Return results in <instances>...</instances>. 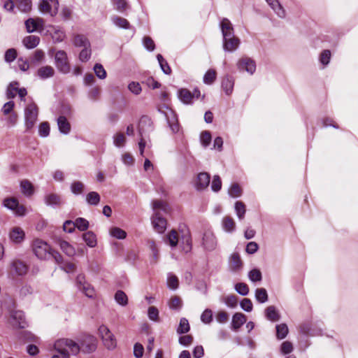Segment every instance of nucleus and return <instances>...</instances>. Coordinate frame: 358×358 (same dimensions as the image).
I'll use <instances>...</instances> for the list:
<instances>
[{"label":"nucleus","instance_id":"7","mask_svg":"<svg viewBox=\"0 0 358 358\" xmlns=\"http://www.w3.org/2000/svg\"><path fill=\"white\" fill-rule=\"evenodd\" d=\"M10 323L14 328L24 329L28 326L23 311L13 310L10 312Z\"/></svg>","mask_w":358,"mask_h":358},{"label":"nucleus","instance_id":"56","mask_svg":"<svg viewBox=\"0 0 358 358\" xmlns=\"http://www.w3.org/2000/svg\"><path fill=\"white\" fill-rule=\"evenodd\" d=\"M201 142L203 147H207L211 142V134L208 131H204L201 134Z\"/></svg>","mask_w":358,"mask_h":358},{"label":"nucleus","instance_id":"62","mask_svg":"<svg viewBox=\"0 0 358 358\" xmlns=\"http://www.w3.org/2000/svg\"><path fill=\"white\" fill-rule=\"evenodd\" d=\"M222 188V181L219 176H214L211 184V189L213 191L217 192Z\"/></svg>","mask_w":358,"mask_h":358},{"label":"nucleus","instance_id":"29","mask_svg":"<svg viewBox=\"0 0 358 358\" xmlns=\"http://www.w3.org/2000/svg\"><path fill=\"white\" fill-rule=\"evenodd\" d=\"M20 187L23 194L27 196H31L34 192V186L28 180H22L20 182Z\"/></svg>","mask_w":358,"mask_h":358},{"label":"nucleus","instance_id":"64","mask_svg":"<svg viewBox=\"0 0 358 358\" xmlns=\"http://www.w3.org/2000/svg\"><path fill=\"white\" fill-rule=\"evenodd\" d=\"M115 8L119 12H124L127 8V3L126 0H112Z\"/></svg>","mask_w":358,"mask_h":358},{"label":"nucleus","instance_id":"36","mask_svg":"<svg viewBox=\"0 0 358 358\" xmlns=\"http://www.w3.org/2000/svg\"><path fill=\"white\" fill-rule=\"evenodd\" d=\"M235 211L240 220H242L245 217L246 212V207L245 203L241 201H238L235 203Z\"/></svg>","mask_w":358,"mask_h":358},{"label":"nucleus","instance_id":"4","mask_svg":"<svg viewBox=\"0 0 358 358\" xmlns=\"http://www.w3.org/2000/svg\"><path fill=\"white\" fill-rule=\"evenodd\" d=\"M158 112L173 133H176L179 131L178 117L173 110L169 106H166L164 110L158 108Z\"/></svg>","mask_w":358,"mask_h":358},{"label":"nucleus","instance_id":"21","mask_svg":"<svg viewBox=\"0 0 358 358\" xmlns=\"http://www.w3.org/2000/svg\"><path fill=\"white\" fill-rule=\"evenodd\" d=\"M220 27L223 38L227 36L231 37L232 35H234L233 26L228 19L224 18L221 22Z\"/></svg>","mask_w":358,"mask_h":358},{"label":"nucleus","instance_id":"44","mask_svg":"<svg viewBox=\"0 0 358 358\" xmlns=\"http://www.w3.org/2000/svg\"><path fill=\"white\" fill-rule=\"evenodd\" d=\"M115 299L118 304L122 306H125L128 303L127 296L122 290L117 291L115 294Z\"/></svg>","mask_w":358,"mask_h":358},{"label":"nucleus","instance_id":"42","mask_svg":"<svg viewBox=\"0 0 358 358\" xmlns=\"http://www.w3.org/2000/svg\"><path fill=\"white\" fill-rule=\"evenodd\" d=\"M190 329V326L188 320L182 317L180 320L178 327L177 329V333L178 334H183L187 333Z\"/></svg>","mask_w":358,"mask_h":358},{"label":"nucleus","instance_id":"33","mask_svg":"<svg viewBox=\"0 0 358 358\" xmlns=\"http://www.w3.org/2000/svg\"><path fill=\"white\" fill-rule=\"evenodd\" d=\"M222 227L226 231L231 233L236 229V223L231 217L225 216L222 219Z\"/></svg>","mask_w":358,"mask_h":358},{"label":"nucleus","instance_id":"52","mask_svg":"<svg viewBox=\"0 0 358 358\" xmlns=\"http://www.w3.org/2000/svg\"><path fill=\"white\" fill-rule=\"evenodd\" d=\"M78 289L89 298H92L94 295V289L89 283H84Z\"/></svg>","mask_w":358,"mask_h":358},{"label":"nucleus","instance_id":"2","mask_svg":"<svg viewBox=\"0 0 358 358\" xmlns=\"http://www.w3.org/2000/svg\"><path fill=\"white\" fill-rule=\"evenodd\" d=\"M38 108L34 103L28 104L24 108V126L26 131H31L38 120Z\"/></svg>","mask_w":358,"mask_h":358},{"label":"nucleus","instance_id":"12","mask_svg":"<svg viewBox=\"0 0 358 358\" xmlns=\"http://www.w3.org/2000/svg\"><path fill=\"white\" fill-rule=\"evenodd\" d=\"M52 2H48L46 1H41L39 3V10L41 12L43 13H48L52 17L55 16L58 13L59 9V1H55V4H53L54 8H52L51 6Z\"/></svg>","mask_w":358,"mask_h":358},{"label":"nucleus","instance_id":"38","mask_svg":"<svg viewBox=\"0 0 358 358\" xmlns=\"http://www.w3.org/2000/svg\"><path fill=\"white\" fill-rule=\"evenodd\" d=\"M276 337L281 340L285 338L288 334V327L286 324H280L276 325Z\"/></svg>","mask_w":358,"mask_h":358},{"label":"nucleus","instance_id":"53","mask_svg":"<svg viewBox=\"0 0 358 358\" xmlns=\"http://www.w3.org/2000/svg\"><path fill=\"white\" fill-rule=\"evenodd\" d=\"M229 194L232 197H238L242 194V189L237 183H234L229 188Z\"/></svg>","mask_w":358,"mask_h":358},{"label":"nucleus","instance_id":"48","mask_svg":"<svg viewBox=\"0 0 358 358\" xmlns=\"http://www.w3.org/2000/svg\"><path fill=\"white\" fill-rule=\"evenodd\" d=\"M255 297L259 303H265L268 300V294L266 289L257 288L255 291Z\"/></svg>","mask_w":358,"mask_h":358},{"label":"nucleus","instance_id":"11","mask_svg":"<svg viewBox=\"0 0 358 358\" xmlns=\"http://www.w3.org/2000/svg\"><path fill=\"white\" fill-rule=\"evenodd\" d=\"M202 244L204 248L208 251L214 250L217 246V239L211 231H206L202 238Z\"/></svg>","mask_w":358,"mask_h":358},{"label":"nucleus","instance_id":"32","mask_svg":"<svg viewBox=\"0 0 358 358\" xmlns=\"http://www.w3.org/2000/svg\"><path fill=\"white\" fill-rule=\"evenodd\" d=\"M268 5L274 10L276 14L280 17L285 16V11L278 0H266Z\"/></svg>","mask_w":358,"mask_h":358},{"label":"nucleus","instance_id":"30","mask_svg":"<svg viewBox=\"0 0 358 358\" xmlns=\"http://www.w3.org/2000/svg\"><path fill=\"white\" fill-rule=\"evenodd\" d=\"M83 239L90 248H94L96 245V237L94 232L89 231L83 234Z\"/></svg>","mask_w":358,"mask_h":358},{"label":"nucleus","instance_id":"27","mask_svg":"<svg viewBox=\"0 0 358 358\" xmlns=\"http://www.w3.org/2000/svg\"><path fill=\"white\" fill-rule=\"evenodd\" d=\"M243 262L238 253H234L230 259V268L233 271H237L242 268Z\"/></svg>","mask_w":358,"mask_h":358},{"label":"nucleus","instance_id":"6","mask_svg":"<svg viewBox=\"0 0 358 358\" xmlns=\"http://www.w3.org/2000/svg\"><path fill=\"white\" fill-rule=\"evenodd\" d=\"M55 65L59 71L62 73H69L70 72V65L68 62L67 54L64 50H58L55 56Z\"/></svg>","mask_w":358,"mask_h":358},{"label":"nucleus","instance_id":"24","mask_svg":"<svg viewBox=\"0 0 358 358\" xmlns=\"http://www.w3.org/2000/svg\"><path fill=\"white\" fill-rule=\"evenodd\" d=\"M178 96L184 103L189 104L192 103L194 94H192V92L186 88H182L178 91Z\"/></svg>","mask_w":358,"mask_h":358},{"label":"nucleus","instance_id":"20","mask_svg":"<svg viewBox=\"0 0 358 358\" xmlns=\"http://www.w3.org/2000/svg\"><path fill=\"white\" fill-rule=\"evenodd\" d=\"M44 201L47 206L52 207L59 206L62 203L60 196L54 193L46 194Z\"/></svg>","mask_w":358,"mask_h":358},{"label":"nucleus","instance_id":"1","mask_svg":"<svg viewBox=\"0 0 358 358\" xmlns=\"http://www.w3.org/2000/svg\"><path fill=\"white\" fill-rule=\"evenodd\" d=\"M54 348L63 358H70V355L76 356L80 352L79 343L70 338H60L57 340L54 344Z\"/></svg>","mask_w":358,"mask_h":358},{"label":"nucleus","instance_id":"22","mask_svg":"<svg viewBox=\"0 0 358 358\" xmlns=\"http://www.w3.org/2000/svg\"><path fill=\"white\" fill-rule=\"evenodd\" d=\"M57 125L59 130L62 134H68L71 131L70 123L67 120L66 117L63 115H60L57 118Z\"/></svg>","mask_w":358,"mask_h":358},{"label":"nucleus","instance_id":"59","mask_svg":"<svg viewBox=\"0 0 358 358\" xmlns=\"http://www.w3.org/2000/svg\"><path fill=\"white\" fill-rule=\"evenodd\" d=\"M94 71L96 76L100 79H104L106 77V71L100 64H96L94 66Z\"/></svg>","mask_w":358,"mask_h":358},{"label":"nucleus","instance_id":"34","mask_svg":"<svg viewBox=\"0 0 358 358\" xmlns=\"http://www.w3.org/2000/svg\"><path fill=\"white\" fill-rule=\"evenodd\" d=\"M234 85V82L232 78L227 76L223 78L222 81V88L225 92L226 94L229 95L231 94Z\"/></svg>","mask_w":358,"mask_h":358},{"label":"nucleus","instance_id":"8","mask_svg":"<svg viewBox=\"0 0 358 358\" xmlns=\"http://www.w3.org/2000/svg\"><path fill=\"white\" fill-rule=\"evenodd\" d=\"M79 344L80 351L84 353H92L96 349L97 341L94 336L87 335L80 341Z\"/></svg>","mask_w":358,"mask_h":358},{"label":"nucleus","instance_id":"23","mask_svg":"<svg viewBox=\"0 0 358 358\" xmlns=\"http://www.w3.org/2000/svg\"><path fill=\"white\" fill-rule=\"evenodd\" d=\"M37 75L40 78L45 80L53 77L55 75V70L50 66H42L38 69Z\"/></svg>","mask_w":358,"mask_h":358},{"label":"nucleus","instance_id":"35","mask_svg":"<svg viewBox=\"0 0 358 358\" xmlns=\"http://www.w3.org/2000/svg\"><path fill=\"white\" fill-rule=\"evenodd\" d=\"M111 20L115 26L120 28L124 29H128L130 28V24L125 18L115 15L111 17Z\"/></svg>","mask_w":358,"mask_h":358},{"label":"nucleus","instance_id":"13","mask_svg":"<svg viewBox=\"0 0 358 358\" xmlns=\"http://www.w3.org/2000/svg\"><path fill=\"white\" fill-rule=\"evenodd\" d=\"M162 241L171 248H176L179 242L178 231L176 229H171L162 237Z\"/></svg>","mask_w":358,"mask_h":358},{"label":"nucleus","instance_id":"31","mask_svg":"<svg viewBox=\"0 0 358 358\" xmlns=\"http://www.w3.org/2000/svg\"><path fill=\"white\" fill-rule=\"evenodd\" d=\"M73 45L78 48L90 47V43L88 39L81 34H77L74 36L73 41Z\"/></svg>","mask_w":358,"mask_h":358},{"label":"nucleus","instance_id":"45","mask_svg":"<svg viewBox=\"0 0 358 358\" xmlns=\"http://www.w3.org/2000/svg\"><path fill=\"white\" fill-rule=\"evenodd\" d=\"M110 235L117 239H124L127 237V232L119 228V227H112L110 230Z\"/></svg>","mask_w":358,"mask_h":358},{"label":"nucleus","instance_id":"50","mask_svg":"<svg viewBox=\"0 0 358 358\" xmlns=\"http://www.w3.org/2000/svg\"><path fill=\"white\" fill-rule=\"evenodd\" d=\"M126 142V137L123 133H117L113 136V143L116 147H123Z\"/></svg>","mask_w":358,"mask_h":358},{"label":"nucleus","instance_id":"46","mask_svg":"<svg viewBox=\"0 0 358 358\" xmlns=\"http://www.w3.org/2000/svg\"><path fill=\"white\" fill-rule=\"evenodd\" d=\"M182 302L181 299L178 296H172L169 301V306L173 310H180L182 307Z\"/></svg>","mask_w":358,"mask_h":358},{"label":"nucleus","instance_id":"55","mask_svg":"<svg viewBox=\"0 0 358 358\" xmlns=\"http://www.w3.org/2000/svg\"><path fill=\"white\" fill-rule=\"evenodd\" d=\"M38 134L41 137H47L50 134V125L47 122H42L39 125Z\"/></svg>","mask_w":358,"mask_h":358},{"label":"nucleus","instance_id":"60","mask_svg":"<svg viewBox=\"0 0 358 358\" xmlns=\"http://www.w3.org/2000/svg\"><path fill=\"white\" fill-rule=\"evenodd\" d=\"M235 289L241 295L245 296L249 292V287L247 284L244 282H238L235 285Z\"/></svg>","mask_w":358,"mask_h":358},{"label":"nucleus","instance_id":"16","mask_svg":"<svg viewBox=\"0 0 358 358\" xmlns=\"http://www.w3.org/2000/svg\"><path fill=\"white\" fill-rule=\"evenodd\" d=\"M182 231V235L181 236V245L182 250L185 252H189L192 249V239L191 233L189 229H186Z\"/></svg>","mask_w":358,"mask_h":358},{"label":"nucleus","instance_id":"54","mask_svg":"<svg viewBox=\"0 0 358 358\" xmlns=\"http://www.w3.org/2000/svg\"><path fill=\"white\" fill-rule=\"evenodd\" d=\"M167 285L171 289H176L179 285L178 277L175 275H170L167 278Z\"/></svg>","mask_w":358,"mask_h":358},{"label":"nucleus","instance_id":"40","mask_svg":"<svg viewBox=\"0 0 358 358\" xmlns=\"http://www.w3.org/2000/svg\"><path fill=\"white\" fill-rule=\"evenodd\" d=\"M19 83L17 82H12L9 84L6 90V96L8 99H13L17 93Z\"/></svg>","mask_w":358,"mask_h":358},{"label":"nucleus","instance_id":"3","mask_svg":"<svg viewBox=\"0 0 358 358\" xmlns=\"http://www.w3.org/2000/svg\"><path fill=\"white\" fill-rule=\"evenodd\" d=\"M34 254L41 260H47L51 258V248L45 241L41 239L34 241L32 243Z\"/></svg>","mask_w":358,"mask_h":358},{"label":"nucleus","instance_id":"17","mask_svg":"<svg viewBox=\"0 0 358 358\" xmlns=\"http://www.w3.org/2000/svg\"><path fill=\"white\" fill-rule=\"evenodd\" d=\"M240 44V40L238 38L232 35L231 37L227 36L223 38V48L227 51H234L236 50Z\"/></svg>","mask_w":358,"mask_h":358},{"label":"nucleus","instance_id":"61","mask_svg":"<svg viewBox=\"0 0 358 358\" xmlns=\"http://www.w3.org/2000/svg\"><path fill=\"white\" fill-rule=\"evenodd\" d=\"M91 49L90 47H85L81 50L79 55V59L81 62H87L90 59Z\"/></svg>","mask_w":358,"mask_h":358},{"label":"nucleus","instance_id":"15","mask_svg":"<svg viewBox=\"0 0 358 358\" xmlns=\"http://www.w3.org/2000/svg\"><path fill=\"white\" fill-rule=\"evenodd\" d=\"M10 268L11 271L17 276L25 275L28 271L27 266L19 259H15L11 262Z\"/></svg>","mask_w":358,"mask_h":358},{"label":"nucleus","instance_id":"47","mask_svg":"<svg viewBox=\"0 0 358 358\" xmlns=\"http://www.w3.org/2000/svg\"><path fill=\"white\" fill-rule=\"evenodd\" d=\"M74 225L77 227L80 231H86L89 227V222L83 217H78L73 221Z\"/></svg>","mask_w":358,"mask_h":358},{"label":"nucleus","instance_id":"57","mask_svg":"<svg viewBox=\"0 0 358 358\" xmlns=\"http://www.w3.org/2000/svg\"><path fill=\"white\" fill-rule=\"evenodd\" d=\"M17 57V51L14 48H10L5 52L4 59L6 62L10 63Z\"/></svg>","mask_w":358,"mask_h":358},{"label":"nucleus","instance_id":"28","mask_svg":"<svg viewBox=\"0 0 358 358\" xmlns=\"http://www.w3.org/2000/svg\"><path fill=\"white\" fill-rule=\"evenodd\" d=\"M57 243L59 244L61 250L68 256L72 257L76 254L74 248L70 245L67 241L64 240H58Z\"/></svg>","mask_w":358,"mask_h":358},{"label":"nucleus","instance_id":"18","mask_svg":"<svg viewBox=\"0 0 358 358\" xmlns=\"http://www.w3.org/2000/svg\"><path fill=\"white\" fill-rule=\"evenodd\" d=\"M27 31L32 33L43 27V20L41 18H29L24 22Z\"/></svg>","mask_w":358,"mask_h":358},{"label":"nucleus","instance_id":"26","mask_svg":"<svg viewBox=\"0 0 358 358\" xmlns=\"http://www.w3.org/2000/svg\"><path fill=\"white\" fill-rule=\"evenodd\" d=\"M246 322V317L244 314L236 313L232 317V327L234 329H238Z\"/></svg>","mask_w":358,"mask_h":358},{"label":"nucleus","instance_id":"37","mask_svg":"<svg viewBox=\"0 0 358 358\" xmlns=\"http://www.w3.org/2000/svg\"><path fill=\"white\" fill-rule=\"evenodd\" d=\"M217 78V72L215 69L208 70L203 76V83L206 85L213 84Z\"/></svg>","mask_w":358,"mask_h":358},{"label":"nucleus","instance_id":"63","mask_svg":"<svg viewBox=\"0 0 358 358\" xmlns=\"http://www.w3.org/2000/svg\"><path fill=\"white\" fill-rule=\"evenodd\" d=\"M201 321L205 324H209L213 320V312L210 309H206L201 315Z\"/></svg>","mask_w":358,"mask_h":358},{"label":"nucleus","instance_id":"41","mask_svg":"<svg viewBox=\"0 0 358 358\" xmlns=\"http://www.w3.org/2000/svg\"><path fill=\"white\" fill-rule=\"evenodd\" d=\"M17 8L23 13H28L31 9V0H15Z\"/></svg>","mask_w":358,"mask_h":358},{"label":"nucleus","instance_id":"43","mask_svg":"<svg viewBox=\"0 0 358 358\" xmlns=\"http://www.w3.org/2000/svg\"><path fill=\"white\" fill-rule=\"evenodd\" d=\"M158 64H159L161 69L165 74L170 75L171 73L172 70L170 66L169 65L168 62L159 54H158Z\"/></svg>","mask_w":358,"mask_h":358},{"label":"nucleus","instance_id":"39","mask_svg":"<svg viewBox=\"0 0 358 358\" xmlns=\"http://www.w3.org/2000/svg\"><path fill=\"white\" fill-rule=\"evenodd\" d=\"M86 201L90 205L97 206L100 202V196L96 192H90L86 196Z\"/></svg>","mask_w":358,"mask_h":358},{"label":"nucleus","instance_id":"25","mask_svg":"<svg viewBox=\"0 0 358 358\" xmlns=\"http://www.w3.org/2000/svg\"><path fill=\"white\" fill-rule=\"evenodd\" d=\"M40 41V38L37 36L29 35L24 38L23 44L28 49L36 48Z\"/></svg>","mask_w":358,"mask_h":358},{"label":"nucleus","instance_id":"58","mask_svg":"<svg viewBox=\"0 0 358 358\" xmlns=\"http://www.w3.org/2000/svg\"><path fill=\"white\" fill-rule=\"evenodd\" d=\"M248 277L252 282L261 281L262 276L261 271L257 268H254L249 272Z\"/></svg>","mask_w":358,"mask_h":358},{"label":"nucleus","instance_id":"51","mask_svg":"<svg viewBox=\"0 0 358 358\" xmlns=\"http://www.w3.org/2000/svg\"><path fill=\"white\" fill-rule=\"evenodd\" d=\"M84 187L85 186L83 183L80 181H75L71 185V192L76 195L82 194L83 192Z\"/></svg>","mask_w":358,"mask_h":358},{"label":"nucleus","instance_id":"10","mask_svg":"<svg viewBox=\"0 0 358 358\" xmlns=\"http://www.w3.org/2000/svg\"><path fill=\"white\" fill-rule=\"evenodd\" d=\"M237 67L240 71H247L250 74H253L256 70V64L251 58L243 57L238 60Z\"/></svg>","mask_w":358,"mask_h":358},{"label":"nucleus","instance_id":"14","mask_svg":"<svg viewBox=\"0 0 358 358\" xmlns=\"http://www.w3.org/2000/svg\"><path fill=\"white\" fill-rule=\"evenodd\" d=\"M210 176L206 172H201L197 175L195 182V187L198 190H203L207 188L210 184Z\"/></svg>","mask_w":358,"mask_h":358},{"label":"nucleus","instance_id":"19","mask_svg":"<svg viewBox=\"0 0 358 358\" xmlns=\"http://www.w3.org/2000/svg\"><path fill=\"white\" fill-rule=\"evenodd\" d=\"M10 240L15 243H21L25 236L24 231L19 227H13L9 234Z\"/></svg>","mask_w":358,"mask_h":358},{"label":"nucleus","instance_id":"9","mask_svg":"<svg viewBox=\"0 0 358 358\" xmlns=\"http://www.w3.org/2000/svg\"><path fill=\"white\" fill-rule=\"evenodd\" d=\"M159 210H163L168 213L170 212V208L166 201L158 200V233H164L167 227V220L159 215Z\"/></svg>","mask_w":358,"mask_h":358},{"label":"nucleus","instance_id":"5","mask_svg":"<svg viewBox=\"0 0 358 358\" xmlns=\"http://www.w3.org/2000/svg\"><path fill=\"white\" fill-rule=\"evenodd\" d=\"M99 333L102 339L104 346L108 350H113L117 345L116 339L109 329L101 325L99 328Z\"/></svg>","mask_w":358,"mask_h":358},{"label":"nucleus","instance_id":"49","mask_svg":"<svg viewBox=\"0 0 358 358\" xmlns=\"http://www.w3.org/2000/svg\"><path fill=\"white\" fill-rule=\"evenodd\" d=\"M266 316L268 320L274 322L278 321L280 317L278 312L273 306H268L266 309Z\"/></svg>","mask_w":358,"mask_h":358}]
</instances>
